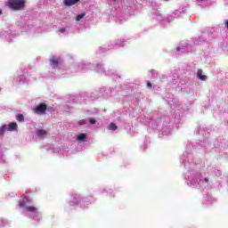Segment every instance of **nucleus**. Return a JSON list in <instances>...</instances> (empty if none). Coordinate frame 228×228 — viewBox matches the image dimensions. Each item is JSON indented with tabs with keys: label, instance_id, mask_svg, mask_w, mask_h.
Instances as JSON below:
<instances>
[{
	"label": "nucleus",
	"instance_id": "obj_17",
	"mask_svg": "<svg viewBox=\"0 0 228 228\" xmlns=\"http://www.w3.org/2000/svg\"><path fill=\"white\" fill-rule=\"evenodd\" d=\"M89 122L90 124L94 125L96 124L97 121H95V119H90Z\"/></svg>",
	"mask_w": 228,
	"mask_h": 228
},
{
	"label": "nucleus",
	"instance_id": "obj_14",
	"mask_svg": "<svg viewBox=\"0 0 228 228\" xmlns=\"http://www.w3.org/2000/svg\"><path fill=\"white\" fill-rule=\"evenodd\" d=\"M85 124H86V119H80L78 121V126H85Z\"/></svg>",
	"mask_w": 228,
	"mask_h": 228
},
{
	"label": "nucleus",
	"instance_id": "obj_6",
	"mask_svg": "<svg viewBox=\"0 0 228 228\" xmlns=\"http://www.w3.org/2000/svg\"><path fill=\"white\" fill-rule=\"evenodd\" d=\"M37 136H45L47 134V132L44 129H38L37 130Z\"/></svg>",
	"mask_w": 228,
	"mask_h": 228
},
{
	"label": "nucleus",
	"instance_id": "obj_22",
	"mask_svg": "<svg viewBox=\"0 0 228 228\" xmlns=\"http://www.w3.org/2000/svg\"><path fill=\"white\" fill-rule=\"evenodd\" d=\"M0 15H3V11L0 10Z\"/></svg>",
	"mask_w": 228,
	"mask_h": 228
},
{
	"label": "nucleus",
	"instance_id": "obj_13",
	"mask_svg": "<svg viewBox=\"0 0 228 228\" xmlns=\"http://www.w3.org/2000/svg\"><path fill=\"white\" fill-rule=\"evenodd\" d=\"M81 19H85V13L77 15V17H76L77 22H79V20H81Z\"/></svg>",
	"mask_w": 228,
	"mask_h": 228
},
{
	"label": "nucleus",
	"instance_id": "obj_5",
	"mask_svg": "<svg viewBox=\"0 0 228 228\" xmlns=\"http://www.w3.org/2000/svg\"><path fill=\"white\" fill-rule=\"evenodd\" d=\"M17 123H11L7 126V131H17Z\"/></svg>",
	"mask_w": 228,
	"mask_h": 228
},
{
	"label": "nucleus",
	"instance_id": "obj_9",
	"mask_svg": "<svg viewBox=\"0 0 228 228\" xmlns=\"http://www.w3.org/2000/svg\"><path fill=\"white\" fill-rule=\"evenodd\" d=\"M109 129L110 131H117V129H118V127L117 126V125L115 123H110L109 126Z\"/></svg>",
	"mask_w": 228,
	"mask_h": 228
},
{
	"label": "nucleus",
	"instance_id": "obj_20",
	"mask_svg": "<svg viewBox=\"0 0 228 228\" xmlns=\"http://www.w3.org/2000/svg\"><path fill=\"white\" fill-rule=\"evenodd\" d=\"M204 181H205V183H208V182H209V179L205 178Z\"/></svg>",
	"mask_w": 228,
	"mask_h": 228
},
{
	"label": "nucleus",
	"instance_id": "obj_1",
	"mask_svg": "<svg viewBox=\"0 0 228 228\" xmlns=\"http://www.w3.org/2000/svg\"><path fill=\"white\" fill-rule=\"evenodd\" d=\"M5 4L14 12H19L26 8V0H7Z\"/></svg>",
	"mask_w": 228,
	"mask_h": 228
},
{
	"label": "nucleus",
	"instance_id": "obj_4",
	"mask_svg": "<svg viewBox=\"0 0 228 228\" xmlns=\"http://www.w3.org/2000/svg\"><path fill=\"white\" fill-rule=\"evenodd\" d=\"M197 77L199 79H200V81H206V79H208V76L202 75V69L198 70Z\"/></svg>",
	"mask_w": 228,
	"mask_h": 228
},
{
	"label": "nucleus",
	"instance_id": "obj_7",
	"mask_svg": "<svg viewBox=\"0 0 228 228\" xmlns=\"http://www.w3.org/2000/svg\"><path fill=\"white\" fill-rule=\"evenodd\" d=\"M86 138V134H79L77 137V140H78V142H85Z\"/></svg>",
	"mask_w": 228,
	"mask_h": 228
},
{
	"label": "nucleus",
	"instance_id": "obj_19",
	"mask_svg": "<svg viewBox=\"0 0 228 228\" xmlns=\"http://www.w3.org/2000/svg\"><path fill=\"white\" fill-rule=\"evenodd\" d=\"M226 29H228V20L224 23Z\"/></svg>",
	"mask_w": 228,
	"mask_h": 228
},
{
	"label": "nucleus",
	"instance_id": "obj_16",
	"mask_svg": "<svg viewBox=\"0 0 228 228\" xmlns=\"http://www.w3.org/2000/svg\"><path fill=\"white\" fill-rule=\"evenodd\" d=\"M147 86L148 88H152V84H151V81H147Z\"/></svg>",
	"mask_w": 228,
	"mask_h": 228
},
{
	"label": "nucleus",
	"instance_id": "obj_15",
	"mask_svg": "<svg viewBox=\"0 0 228 228\" xmlns=\"http://www.w3.org/2000/svg\"><path fill=\"white\" fill-rule=\"evenodd\" d=\"M59 31H60V33H65V31H67V28H61L59 29Z\"/></svg>",
	"mask_w": 228,
	"mask_h": 228
},
{
	"label": "nucleus",
	"instance_id": "obj_3",
	"mask_svg": "<svg viewBox=\"0 0 228 228\" xmlns=\"http://www.w3.org/2000/svg\"><path fill=\"white\" fill-rule=\"evenodd\" d=\"M80 0H64L63 4L65 6H74V4H77Z\"/></svg>",
	"mask_w": 228,
	"mask_h": 228
},
{
	"label": "nucleus",
	"instance_id": "obj_10",
	"mask_svg": "<svg viewBox=\"0 0 228 228\" xmlns=\"http://www.w3.org/2000/svg\"><path fill=\"white\" fill-rule=\"evenodd\" d=\"M50 63L54 66L59 65L60 60L59 59H52V60H50Z\"/></svg>",
	"mask_w": 228,
	"mask_h": 228
},
{
	"label": "nucleus",
	"instance_id": "obj_2",
	"mask_svg": "<svg viewBox=\"0 0 228 228\" xmlns=\"http://www.w3.org/2000/svg\"><path fill=\"white\" fill-rule=\"evenodd\" d=\"M46 110L47 105L45 103H41L36 107L35 113L37 115H42V113H45Z\"/></svg>",
	"mask_w": 228,
	"mask_h": 228
},
{
	"label": "nucleus",
	"instance_id": "obj_18",
	"mask_svg": "<svg viewBox=\"0 0 228 228\" xmlns=\"http://www.w3.org/2000/svg\"><path fill=\"white\" fill-rule=\"evenodd\" d=\"M24 206H26V203H25V202H20V208H24Z\"/></svg>",
	"mask_w": 228,
	"mask_h": 228
},
{
	"label": "nucleus",
	"instance_id": "obj_8",
	"mask_svg": "<svg viewBox=\"0 0 228 228\" xmlns=\"http://www.w3.org/2000/svg\"><path fill=\"white\" fill-rule=\"evenodd\" d=\"M26 211H28V213H37V208L29 206L26 208Z\"/></svg>",
	"mask_w": 228,
	"mask_h": 228
},
{
	"label": "nucleus",
	"instance_id": "obj_12",
	"mask_svg": "<svg viewBox=\"0 0 228 228\" xmlns=\"http://www.w3.org/2000/svg\"><path fill=\"white\" fill-rule=\"evenodd\" d=\"M4 131H8V126L6 125L0 127V134H4Z\"/></svg>",
	"mask_w": 228,
	"mask_h": 228
},
{
	"label": "nucleus",
	"instance_id": "obj_23",
	"mask_svg": "<svg viewBox=\"0 0 228 228\" xmlns=\"http://www.w3.org/2000/svg\"><path fill=\"white\" fill-rule=\"evenodd\" d=\"M117 0H113V2L115 3Z\"/></svg>",
	"mask_w": 228,
	"mask_h": 228
},
{
	"label": "nucleus",
	"instance_id": "obj_24",
	"mask_svg": "<svg viewBox=\"0 0 228 228\" xmlns=\"http://www.w3.org/2000/svg\"><path fill=\"white\" fill-rule=\"evenodd\" d=\"M200 1H204V0H200Z\"/></svg>",
	"mask_w": 228,
	"mask_h": 228
},
{
	"label": "nucleus",
	"instance_id": "obj_11",
	"mask_svg": "<svg viewBox=\"0 0 228 228\" xmlns=\"http://www.w3.org/2000/svg\"><path fill=\"white\" fill-rule=\"evenodd\" d=\"M16 120H18V122H24V115L18 114L16 117Z\"/></svg>",
	"mask_w": 228,
	"mask_h": 228
},
{
	"label": "nucleus",
	"instance_id": "obj_21",
	"mask_svg": "<svg viewBox=\"0 0 228 228\" xmlns=\"http://www.w3.org/2000/svg\"><path fill=\"white\" fill-rule=\"evenodd\" d=\"M176 51H181V47H177V48H176Z\"/></svg>",
	"mask_w": 228,
	"mask_h": 228
}]
</instances>
